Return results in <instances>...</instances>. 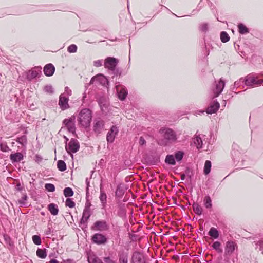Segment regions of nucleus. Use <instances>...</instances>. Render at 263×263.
<instances>
[{
    "label": "nucleus",
    "instance_id": "obj_1",
    "mask_svg": "<svg viewBox=\"0 0 263 263\" xmlns=\"http://www.w3.org/2000/svg\"><path fill=\"white\" fill-rule=\"evenodd\" d=\"M78 118V124L81 127L85 128L89 127L92 119L91 111L87 108L83 109L79 112Z\"/></svg>",
    "mask_w": 263,
    "mask_h": 263
},
{
    "label": "nucleus",
    "instance_id": "obj_2",
    "mask_svg": "<svg viewBox=\"0 0 263 263\" xmlns=\"http://www.w3.org/2000/svg\"><path fill=\"white\" fill-rule=\"evenodd\" d=\"M243 79L245 85L248 86H258L263 82V80L258 79L257 76L253 74H249Z\"/></svg>",
    "mask_w": 263,
    "mask_h": 263
},
{
    "label": "nucleus",
    "instance_id": "obj_3",
    "mask_svg": "<svg viewBox=\"0 0 263 263\" xmlns=\"http://www.w3.org/2000/svg\"><path fill=\"white\" fill-rule=\"evenodd\" d=\"M159 133L162 134L163 137L166 141H175L177 138L174 131L168 128H161Z\"/></svg>",
    "mask_w": 263,
    "mask_h": 263
},
{
    "label": "nucleus",
    "instance_id": "obj_4",
    "mask_svg": "<svg viewBox=\"0 0 263 263\" xmlns=\"http://www.w3.org/2000/svg\"><path fill=\"white\" fill-rule=\"evenodd\" d=\"M75 119V116H72L70 118L65 119L63 121V124L65 125L67 130L72 134H74L76 130Z\"/></svg>",
    "mask_w": 263,
    "mask_h": 263
},
{
    "label": "nucleus",
    "instance_id": "obj_5",
    "mask_svg": "<svg viewBox=\"0 0 263 263\" xmlns=\"http://www.w3.org/2000/svg\"><path fill=\"white\" fill-rule=\"evenodd\" d=\"M79 143L77 140L71 139L68 145H66V149L68 153H74L79 151Z\"/></svg>",
    "mask_w": 263,
    "mask_h": 263
},
{
    "label": "nucleus",
    "instance_id": "obj_6",
    "mask_svg": "<svg viewBox=\"0 0 263 263\" xmlns=\"http://www.w3.org/2000/svg\"><path fill=\"white\" fill-rule=\"evenodd\" d=\"M104 121L101 119H96L93 121V130L97 134H100L104 128Z\"/></svg>",
    "mask_w": 263,
    "mask_h": 263
},
{
    "label": "nucleus",
    "instance_id": "obj_7",
    "mask_svg": "<svg viewBox=\"0 0 263 263\" xmlns=\"http://www.w3.org/2000/svg\"><path fill=\"white\" fill-rule=\"evenodd\" d=\"M108 229V226L105 220L97 221L92 227V229L99 231H106Z\"/></svg>",
    "mask_w": 263,
    "mask_h": 263
},
{
    "label": "nucleus",
    "instance_id": "obj_8",
    "mask_svg": "<svg viewBox=\"0 0 263 263\" xmlns=\"http://www.w3.org/2000/svg\"><path fill=\"white\" fill-rule=\"evenodd\" d=\"M118 62V60L115 58L108 57L105 60L104 66L110 70H114Z\"/></svg>",
    "mask_w": 263,
    "mask_h": 263
},
{
    "label": "nucleus",
    "instance_id": "obj_9",
    "mask_svg": "<svg viewBox=\"0 0 263 263\" xmlns=\"http://www.w3.org/2000/svg\"><path fill=\"white\" fill-rule=\"evenodd\" d=\"M237 248L238 246L235 242L228 241L226 242L225 247V254L230 255L236 249H237Z\"/></svg>",
    "mask_w": 263,
    "mask_h": 263
},
{
    "label": "nucleus",
    "instance_id": "obj_10",
    "mask_svg": "<svg viewBox=\"0 0 263 263\" xmlns=\"http://www.w3.org/2000/svg\"><path fill=\"white\" fill-rule=\"evenodd\" d=\"M118 132V128L116 126H112L107 134L106 139L107 142L112 143Z\"/></svg>",
    "mask_w": 263,
    "mask_h": 263
},
{
    "label": "nucleus",
    "instance_id": "obj_11",
    "mask_svg": "<svg viewBox=\"0 0 263 263\" xmlns=\"http://www.w3.org/2000/svg\"><path fill=\"white\" fill-rule=\"evenodd\" d=\"M95 82L99 83L103 86L108 84V83L107 78L102 74L97 75L92 78V79L90 80V83L93 84Z\"/></svg>",
    "mask_w": 263,
    "mask_h": 263
},
{
    "label": "nucleus",
    "instance_id": "obj_12",
    "mask_svg": "<svg viewBox=\"0 0 263 263\" xmlns=\"http://www.w3.org/2000/svg\"><path fill=\"white\" fill-rule=\"evenodd\" d=\"M93 242L98 245L105 244L107 242L106 236L100 233L94 234L92 237Z\"/></svg>",
    "mask_w": 263,
    "mask_h": 263
},
{
    "label": "nucleus",
    "instance_id": "obj_13",
    "mask_svg": "<svg viewBox=\"0 0 263 263\" xmlns=\"http://www.w3.org/2000/svg\"><path fill=\"white\" fill-rule=\"evenodd\" d=\"M69 99L68 97L64 96V94H61L59 98V105L60 108L64 110L69 107L68 104Z\"/></svg>",
    "mask_w": 263,
    "mask_h": 263
},
{
    "label": "nucleus",
    "instance_id": "obj_14",
    "mask_svg": "<svg viewBox=\"0 0 263 263\" xmlns=\"http://www.w3.org/2000/svg\"><path fill=\"white\" fill-rule=\"evenodd\" d=\"M116 90L118 93V98L121 100H124L127 95V91L126 89L122 86H121L120 85H117L116 86Z\"/></svg>",
    "mask_w": 263,
    "mask_h": 263
},
{
    "label": "nucleus",
    "instance_id": "obj_15",
    "mask_svg": "<svg viewBox=\"0 0 263 263\" xmlns=\"http://www.w3.org/2000/svg\"><path fill=\"white\" fill-rule=\"evenodd\" d=\"M133 263H145V260L142 254L139 252H134L132 256Z\"/></svg>",
    "mask_w": 263,
    "mask_h": 263
},
{
    "label": "nucleus",
    "instance_id": "obj_16",
    "mask_svg": "<svg viewBox=\"0 0 263 263\" xmlns=\"http://www.w3.org/2000/svg\"><path fill=\"white\" fill-rule=\"evenodd\" d=\"M225 86V82L221 79L218 81L216 85V88L214 90L215 97H217L222 91Z\"/></svg>",
    "mask_w": 263,
    "mask_h": 263
},
{
    "label": "nucleus",
    "instance_id": "obj_17",
    "mask_svg": "<svg viewBox=\"0 0 263 263\" xmlns=\"http://www.w3.org/2000/svg\"><path fill=\"white\" fill-rule=\"evenodd\" d=\"M220 107L219 103L217 101H214L209 107L206 109V112L208 114H212L216 112Z\"/></svg>",
    "mask_w": 263,
    "mask_h": 263
},
{
    "label": "nucleus",
    "instance_id": "obj_18",
    "mask_svg": "<svg viewBox=\"0 0 263 263\" xmlns=\"http://www.w3.org/2000/svg\"><path fill=\"white\" fill-rule=\"evenodd\" d=\"M54 71L55 68L52 64H48L44 68V72L46 76H52Z\"/></svg>",
    "mask_w": 263,
    "mask_h": 263
},
{
    "label": "nucleus",
    "instance_id": "obj_19",
    "mask_svg": "<svg viewBox=\"0 0 263 263\" xmlns=\"http://www.w3.org/2000/svg\"><path fill=\"white\" fill-rule=\"evenodd\" d=\"M23 155L21 153L17 152L10 155V159L12 163L18 162L23 159Z\"/></svg>",
    "mask_w": 263,
    "mask_h": 263
},
{
    "label": "nucleus",
    "instance_id": "obj_20",
    "mask_svg": "<svg viewBox=\"0 0 263 263\" xmlns=\"http://www.w3.org/2000/svg\"><path fill=\"white\" fill-rule=\"evenodd\" d=\"M16 141L20 144L24 149L26 148V146L27 144V138L26 135H23L21 137H17L16 139Z\"/></svg>",
    "mask_w": 263,
    "mask_h": 263
},
{
    "label": "nucleus",
    "instance_id": "obj_21",
    "mask_svg": "<svg viewBox=\"0 0 263 263\" xmlns=\"http://www.w3.org/2000/svg\"><path fill=\"white\" fill-rule=\"evenodd\" d=\"M48 209L50 213L54 216L57 215L59 212L58 206L54 203H50L48 206Z\"/></svg>",
    "mask_w": 263,
    "mask_h": 263
},
{
    "label": "nucleus",
    "instance_id": "obj_22",
    "mask_svg": "<svg viewBox=\"0 0 263 263\" xmlns=\"http://www.w3.org/2000/svg\"><path fill=\"white\" fill-rule=\"evenodd\" d=\"M91 215L90 210H84L81 223H86Z\"/></svg>",
    "mask_w": 263,
    "mask_h": 263
},
{
    "label": "nucleus",
    "instance_id": "obj_23",
    "mask_svg": "<svg viewBox=\"0 0 263 263\" xmlns=\"http://www.w3.org/2000/svg\"><path fill=\"white\" fill-rule=\"evenodd\" d=\"M99 199L102 203L103 208H104L106 206L107 202V196L106 193L102 190L101 187L100 188V195L99 196Z\"/></svg>",
    "mask_w": 263,
    "mask_h": 263
},
{
    "label": "nucleus",
    "instance_id": "obj_24",
    "mask_svg": "<svg viewBox=\"0 0 263 263\" xmlns=\"http://www.w3.org/2000/svg\"><path fill=\"white\" fill-rule=\"evenodd\" d=\"M41 67H37L36 69H33L29 71L28 77L31 79H34L38 77L41 71Z\"/></svg>",
    "mask_w": 263,
    "mask_h": 263
},
{
    "label": "nucleus",
    "instance_id": "obj_25",
    "mask_svg": "<svg viewBox=\"0 0 263 263\" xmlns=\"http://www.w3.org/2000/svg\"><path fill=\"white\" fill-rule=\"evenodd\" d=\"M192 207L194 212L197 215H200L202 214L203 209L198 203H194L192 205Z\"/></svg>",
    "mask_w": 263,
    "mask_h": 263
},
{
    "label": "nucleus",
    "instance_id": "obj_26",
    "mask_svg": "<svg viewBox=\"0 0 263 263\" xmlns=\"http://www.w3.org/2000/svg\"><path fill=\"white\" fill-rule=\"evenodd\" d=\"M208 234L211 237L214 239L218 238L219 235L218 230L214 227L210 229Z\"/></svg>",
    "mask_w": 263,
    "mask_h": 263
},
{
    "label": "nucleus",
    "instance_id": "obj_27",
    "mask_svg": "<svg viewBox=\"0 0 263 263\" xmlns=\"http://www.w3.org/2000/svg\"><path fill=\"white\" fill-rule=\"evenodd\" d=\"M89 263H103L102 260L95 255H89L88 257Z\"/></svg>",
    "mask_w": 263,
    "mask_h": 263
},
{
    "label": "nucleus",
    "instance_id": "obj_28",
    "mask_svg": "<svg viewBox=\"0 0 263 263\" xmlns=\"http://www.w3.org/2000/svg\"><path fill=\"white\" fill-rule=\"evenodd\" d=\"M238 31L239 33L244 34L249 33V29L248 28L245 26L243 24H239L238 25Z\"/></svg>",
    "mask_w": 263,
    "mask_h": 263
},
{
    "label": "nucleus",
    "instance_id": "obj_29",
    "mask_svg": "<svg viewBox=\"0 0 263 263\" xmlns=\"http://www.w3.org/2000/svg\"><path fill=\"white\" fill-rule=\"evenodd\" d=\"M204 205L207 209H210L212 206V200L209 196H206L203 200Z\"/></svg>",
    "mask_w": 263,
    "mask_h": 263
},
{
    "label": "nucleus",
    "instance_id": "obj_30",
    "mask_svg": "<svg viewBox=\"0 0 263 263\" xmlns=\"http://www.w3.org/2000/svg\"><path fill=\"white\" fill-rule=\"evenodd\" d=\"M194 143L196 145V147L198 149L202 147V141L199 136H196L194 138Z\"/></svg>",
    "mask_w": 263,
    "mask_h": 263
},
{
    "label": "nucleus",
    "instance_id": "obj_31",
    "mask_svg": "<svg viewBox=\"0 0 263 263\" xmlns=\"http://www.w3.org/2000/svg\"><path fill=\"white\" fill-rule=\"evenodd\" d=\"M165 161L167 164L170 165H175L176 163L175 157L172 155H167L166 157Z\"/></svg>",
    "mask_w": 263,
    "mask_h": 263
},
{
    "label": "nucleus",
    "instance_id": "obj_32",
    "mask_svg": "<svg viewBox=\"0 0 263 263\" xmlns=\"http://www.w3.org/2000/svg\"><path fill=\"white\" fill-rule=\"evenodd\" d=\"M57 167L59 171H64L66 170V165L63 160H59L57 162Z\"/></svg>",
    "mask_w": 263,
    "mask_h": 263
},
{
    "label": "nucleus",
    "instance_id": "obj_33",
    "mask_svg": "<svg viewBox=\"0 0 263 263\" xmlns=\"http://www.w3.org/2000/svg\"><path fill=\"white\" fill-rule=\"evenodd\" d=\"M211 162L209 160H206L205 162L204 167V173L205 174H208L211 171Z\"/></svg>",
    "mask_w": 263,
    "mask_h": 263
},
{
    "label": "nucleus",
    "instance_id": "obj_34",
    "mask_svg": "<svg viewBox=\"0 0 263 263\" xmlns=\"http://www.w3.org/2000/svg\"><path fill=\"white\" fill-rule=\"evenodd\" d=\"M37 256L41 258H45L47 256L46 252L45 249H38L36 251Z\"/></svg>",
    "mask_w": 263,
    "mask_h": 263
},
{
    "label": "nucleus",
    "instance_id": "obj_35",
    "mask_svg": "<svg viewBox=\"0 0 263 263\" xmlns=\"http://www.w3.org/2000/svg\"><path fill=\"white\" fill-rule=\"evenodd\" d=\"M220 39L223 43H226L229 41L230 37L226 32L222 31L220 34Z\"/></svg>",
    "mask_w": 263,
    "mask_h": 263
},
{
    "label": "nucleus",
    "instance_id": "obj_36",
    "mask_svg": "<svg viewBox=\"0 0 263 263\" xmlns=\"http://www.w3.org/2000/svg\"><path fill=\"white\" fill-rule=\"evenodd\" d=\"M128 255L126 253H122L119 255V263H127Z\"/></svg>",
    "mask_w": 263,
    "mask_h": 263
},
{
    "label": "nucleus",
    "instance_id": "obj_37",
    "mask_svg": "<svg viewBox=\"0 0 263 263\" xmlns=\"http://www.w3.org/2000/svg\"><path fill=\"white\" fill-rule=\"evenodd\" d=\"M64 194L66 197H71L73 195V191L70 187H66L64 190Z\"/></svg>",
    "mask_w": 263,
    "mask_h": 263
},
{
    "label": "nucleus",
    "instance_id": "obj_38",
    "mask_svg": "<svg viewBox=\"0 0 263 263\" xmlns=\"http://www.w3.org/2000/svg\"><path fill=\"white\" fill-rule=\"evenodd\" d=\"M221 243L219 241H215L212 245V247L214 249L217 251L218 253L222 252V249L220 248Z\"/></svg>",
    "mask_w": 263,
    "mask_h": 263
},
{
    "label": "nucleus",
    "instance_id": "obj_39",
    "mask_svg": "<svg viewBox=\"0 0 263 263\" xmlns=\"http://www.w3.org/2000/svg\"><path fill=\"white\" fill-rule=\"evenodd\" d=\"M32 241L36 245H40L42 243L41 237L36 235L32 236Z\"/></svg>",
    "mask_w": 263,
    "mask_h": 263
},
{
    "label": "nucleus",
    "instance_id": "obj_40",
    "mask_svg": "<svg viewBox=\"0 0 263 263\" xmlns=\"http://www.w3.org/2000/svg\"><path fill=\"white\" fill-rule=\"evenodd\" d=\"M183 157V153L181 151H178L175 153L174 157H175V159L177 161H180L182 159Z\"/></svg>",
    "mask_w": 263,
    "mask_h": 263
},
{
    "label": "nucleus",
    "instance_id": "obj_41",
    "mask_svg": "<svg viewBox=\"0 0 263 263\" xmlns=\"http://www.w3.org/2000/svg\"><path fill=\"white\" fill-rule=\"evenodd\" d=\"M65 204L66 206L72 208L75 206V203L70 198H67L66 200Z\"/></svg>",
    "mask_w": 263,
    "mask_h": 263
},
{
    "label": "nucleus",
    "instance_id": "obj_42",
    "mask_svg": "<svg viewBox=\"0 0 263 263\" xmlns=\"http://www.w3.org/2000/svg\"><path fill=\"white\" fill-rule=\"evenodd\" d=\"M45 187L48 192H53L55 190L54 185L51 183H47L45 185Z\"/></svg>",
    "mask_w": 263,
    "mask_h": 263
},
{
    "label": "nucleus",
    "instance_id": "obj_43",
    "mask_svg": "<svg viewBox=\"0 0 263 263\" xmlns=\"http://www.w3.org/2000/svg\"><path fill=\"white\" fill-rule=\"evenodd\" d=\"M77 47L74 44H72L68 47V51L70 53H74L77 51Z\"/></svg>",
    "mask_w": 263,
    "mask_h": 263
},
{
    "label": "nucleus",
    "instance_id": "obj_44",
    "mask_svg": "<svg viewBox=\"0 0 263 263\" xmlns=\"http://www.w3.org/2000/svg\"><path fill=\"white\" fill-rule=\"evenodd\" d=\"M44 90L45 92L48 93H53V89L52 87L50 85H47L44 87Z\"/></svg>",
    "mask_w": 263,
    "mask_h": 263
},
{
    "label": "nucleus",
    "instance_id": "obj_45",
    "mask_svg": "<svg viewBox=\"0 0 263 263\" xmlns=\"http://www.w3.org/2000/svg\"><path fill=\"white\" fill-rule=\"evenodd\" d=\"M245 83V79L243 78H240L238 81L235 82L234 86L238 87L240 86L241 84Z\"/></svg>",
    "mask_w": 263,
    "mask_h": 263
},
{
    "label": "nucleus",
    "instance_id": "obj_46",
    "mask_svg": "<svg viewBox=\"0 0 263 263\" xmlns=\"http://www.w3.org/2000/svg\"><path fill=\"white\" fill-rule=\"evenodd\" d=\"M257 249L258 247H259V250L261 252V253L263 254V241H259L257 243H256Z\"/></svg>",
    "mask_w": 263,
    "mask_h": 263
},
{
    "label": "nucleus",
    "instance_id": "obj_47",
    "mask_svg": "<svg viewBox=\"0 0 263 263\" xmlns=\"http://www.w3.org/2000/svg\"><path fill=\"white\" fill-rule=\"evenodd\" d=\"M0 147L1 149L4 152H8L10 149L9 147L6 144H1Z\"/></svg>",
    "mask_w": 263,
    "mask_h": 263
},
{
    "label": "nucleus",
    "instance_id": "obj_48",
    "mask_svg": "<svg viewBox=\"0 0 263 263\" xmlns=\"http://www.w3.org/2000/svg\"><path fill=\"white\" fill-rule=\"evenodd\" d=\"M115 194L116 196L121 197L123 195L124 192L122 189L118 187L117 189Z\"/></svg>",
    "mask_w": 263,
    "mask_h": 263
},
{
    "label": "nucleus",
    "instance_id": "obj_49",
    "mask_svg": "<svg viewBox=\"0 0 263 263\" xmlns=\"http://www.w3.org/2000/svg\"><path fill=\"white\" fill-rule=\"evenodd\" d=\"M103 260L105 263H116V261L114 260L110 257H105Z\"/></svg>",
    "mask_w": 263,
    "mask_h": 263
},
{
    "label": "nucleus",
    "instance_id": "obj_50",
    "mask_svg": "<svg viewBox=\"0 0 263 263\" xmlns=\"http://www.w3.org/2000/svg\"><path fill=\"white\" fill-rule=\"evenodd\" d=\"M64 96H67L66 97H68L69 96L71 95V90L69 89V87H66L65 88V92L63 93Z\"/></svg>",
    "mask_w": 263,
    "mask_h": 263
},
{
    "label": "nucleus",
    "instance_id": "obj_51",
    "mask_svg": "<svg viewBox=\"0 0 263 263\" xmlns=\"http://www.w3.org/2000/svg\"><path fill=\"white\" fill-rule=\"evenodd\" d=\"M27 198V195H25L22 197V198L20 200H18V202L20 203V204L24 205L25 204V201H26Z\"/></svg>",
    "mask_w": 263,
    "mask_h": 263
},
{
    "label": "nucleus",
    "instance_id": "obj_52",
    "mask_svg": "<svg viewBox=\"0 0 263 263\" xmlns=\"http://www.w3.org/2000/svg\"><path fill=\"white\" fill-rule=\"evenodd\" d=\"M208 29V25L206 23H203L200 25V29L203 31H206Z\"/></svg>",
    "mask_w": 263,
    "mask_h": 263
},
{
    "label": "nucleus",
    "instance_id": "obj_53",
    "mask_svg": "<svg viewBox=\"0 0 263 263\" xmlns=\"http://www.w3.org/2000/svg\"><path fill=\"white\" fill-rule=\"evenodd\" d=\"M42 159H43V158L40 155H35L34 160H35V162H37V163H40L42 161Z\"/></svg>",
    "mask_w": 263,
    "mask_h": 263
},
{
    "label": "nucleus",
    "instance_id": "obj_54",
    "mask_svg": "<svg viewBox=\"0 0 263 263\" xmlns=\"http://www.w3.org/2000/svg\"><path fill=\"white\" fill-rule=\"evenodd\" d=\"M93 65L96 67H100L102 65V63L101 60H98L94 61Z\"/></svg>",
    "mask_w": 263,
    "mask_h": 263
},
{
    "label": "nucleus",
    "instance_id": "obj_55",
    "mask_svg": "<svg viewBox=\"0 0 263 263\" xmlns=\"http://www.w3.org/2000/svg\"><path fill=\"white\" fill-rule=\"evenodd\" d=\"M146 143V141L142 137H141L139 139V144L141 145H143Z\"/></svg>",
    "mask_w": 263,
    "mask_h": 263
},
{
    "label": "nucleus",
    "instance_id": "obj_56",
    "mask_svg": "<svg viewBox=\"0 0 263 263\" xmlns=\"http://www.w3.org/2000/svg\"><path fill=\"white\" fill-rule=\"evenodd\" d=\"M61 263H73V260L70 259H67L66 260H63Z\"/></svg>",
    "mask_w": 263,
    "mask_h": 263
},
{
    "label": "nucleus",
    "instance_id": "obj_57",
    "mask_svg": "<svg viewBox=\"0 0 263 263\" xmlns=\"http://www.w3.org/2000/svg\"><path fill=\"white\" fill-rule=\"evenodd\" d=\"M90 205H91L90 203H89V202L86 203L84 210H90Z\"/></svg>",
    "mask_w": 263,
    "mask_h": 263
},
{
    "label": "nucleus",
    "instance_id": "obj_58",
    "mask_svg": "<svg viewBox=\"0 0 263 263\" xmlns=\"http://www.w3.org/2000/svg\"><path fill=\"white\" fill-rule=\"evenodd\" d=\"M50 263H59V262L55 259H52L49 261Z\"/></svg>",
    "mask_w": 263,
    "mask_h": 263
},
{
    "label": "nucleus",
    "instance_id": "obj_59",
    "mask_svg": "<svg viewBox=\"0 0 263 263\" xmlns=\"http://www.w3.org/2000/svg\"><path fill=\"white\" fill-rule=\"evenodd\" d=\"M185 178V175L183 174L181 175V179L184 180Z\"/></svg>",
    "mask_w": 263,
    "mask_h": 263
},
{
    "label": "nucleus",
    "instance_id": "obj_60",
    "mask_svg": "<svg viewBox=\"0 0 263 263\" xmlns=\"http://www.w3.org/2000/svg\"><path fill=\"white\" fill-rule=\"evenodd\" d=\"M86 184H87V190H88V186H89V181H88V178H87V179H86Z\"/></svg>",
    "mask_w": 263,
    "mask_h": 263
},
{
    "label": "nucleus",
    "instance_id": "obj_61",
    "mask_svg": "<svg viewBox=\"0 0 263 263\" xmlns=\"http://www.w3.org/2000/svg\"><path fill=\"white\" fill-rule=\"evenodd\" d=\"M160 144H166V141L162 142Z\"/></svg>",
    "mask_w": 263,
    "mask_h": 263
},
{
    "label": "nucleus",
    "instance_id": "obj_62",
    "mask_svg": "<svg viewBox=\"0 0 263 263\" xmlns=\"http://www.w3.org/2000/svg\"><path fill=\"white\" fill-rule=\"evenodd\" d=\"M64 138L65 139V140H66V141L67 142L68 141V139L66 137H65V136H64Z\"/></svg>",
    "mask_w": 263,
    "mask_h": 263
},
{
    "label": "nucleus",
    "instance_id": "obj_63",
    "mask_svg": "<svg viewBox=\"0 0 263 263\" xmlns=\"http://www.w3.org/2000/svg\"><path fill=\"white\" fill-rule=\"evenodd\" d=\"M41 214H42V215H43V216H44V215H45L44 212H41Z\"/></svg>",
    "mask_w": 263,
    "mask_h": 263
}]
</instances>
